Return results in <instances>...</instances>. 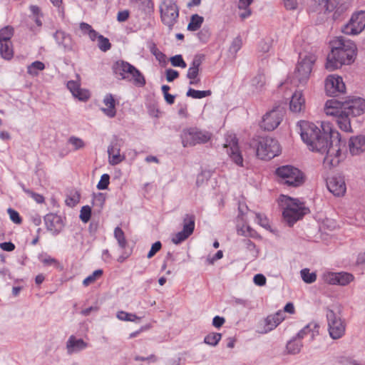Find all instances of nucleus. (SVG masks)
I'll use <instances>...</instances> for the list:
<instances>
[{"label": "nucleus", "instance_id": "1", "mask_svg": "<svg viewBox=\"0 0 365 365\" xmlns=\"http://www.w3.org/2000/svg\"><path fill=\"white\" fill-rule=\"evenodd\" d=\"M301 138L312 151L326 153L324 163L334 168L341 160V134L329 122L321 123V128L312 123L303 122Z\"/></svg>", "mask_w": 365, "mask_h": 365}, {"label": "nucleus", "instance_id": "2", "mask_svg": "<svg viewBox=\"0 0 365 365\" xmlns=\"http://www.w3.org/2000/svg\"><path fill=\"white\" fill-rule=\"evenodd\" d=\"M112 71L115 77L118 80L127 81H133L135 86L143 87L146 81L142 73L134 66L123 60H118L113 63Z\"/></svg>", "mask_w": 365, "mask_h": 365}, {"label": "nucleus", "instance_id": "3", "mask_svg": "<svg viewBox=\"0 0 365 365\" xmlns=\"http://www.w3.org/2000/svg\"><path fill=\"white\" fill-rule=\"evenodd\" d=\"M284 200L285 207L282 212V216L289 227L301 220L306 214L309 212V209L304 205L299 199L292 198L288 196H282Z\"/></svg>", "mask_w": 365, "mask_h": 365}, {"label": "nucleus", "instance_id": "4", "mask_svg": "<svg viewBox=\"0 0 365 365\" xmlns=\"http://www.w3.org/2000/svg\"><path fill=\"white\" fill-rule=\"evenodd\" d=\"M251 145L256 148L257 157L264 160H271L281 152L278 141L271 137H258L252 140Z\"/></svg>", "mask_w": 365, "mask_h": 365}, {"label": "nucleus", "instance_id": "5", "mask_svg": "<svg viewBox=\"0 0 365 365\" xmlns=\"http://www.w3.org/2000/svg\"><path fill=\"white\" fill-rule=\"evenodd\" d=\"M365 113V99L357 96L344 98V132L352 133L349 116H359Z\"/></svg>", "mask_w": 365, "mask_h": 365}, {"label": "nucleus", "instance_id": "6", "mask_svg": "<svg viewBox=\"0 0 365 365\" xmlns=\"http://www.w3.org/2000/svg\"><path fill=\"white\" fill-rule=\"evenodd\" d=\"M211 138L212 133L210 132L201 130L197 127L184 128L180 133L181 142L184 148L205 144L207 143Z\"/></svg>", "mask_w": 365, "mask_h": 365}, {"label": "nucleus", "instance_id": "7", "mask_svg": "<svg viewBox=\"0 0 365 365\" xmlns=\"http://www.w3.org/2000/svg\"><path fill=\"white\" fill-rule=\"evenodd\" d=\"M160 17L163 25L172 31L178 21L180 8L174 0H163L159 6Z\"/></svg>", "mask_w": 365, "mask_h": 365}, {"label": "nucleus", "instance_id": "8", "mask_svg": "<svg viewBox=\"0 0 365 365\" xmlns=\"http://www.w3.org/2000/svg\"><path fill=\"white\" fill-rule=\"evenodd\" d=\"M276 175L281 178L282 182L289 187H299L304 182V174L292 165H283L276 169Z\"/></svg>", "mask_w": 365, "mask_h": 365}, {"label": "nucleus", "instance_id": "9", "mask_svg": "<svg viewBox=\"0 0 365 365\" xmlns=\"http://www.w3.org/2000/svg\"><path fill=\"white\" fill-rule=\"evenodd\" d=\"M330 52L328 53L325 68L333 71L342 67V36H338L329 42Z\"/></svg>", "mask_w": 365, "mask_h": 365}, {"label": "nucleus", "instance_id": "10", "mask_svg": "<svg viewBox=\"0 0 365 365\" xmlns=\"http://www.w3.org/2000/svg\"><path fill=\"white\" fill-rule=\"evenodd\" d=\"M284 113L285 110L283 107L280 106L274 107L263 116L260 127L268 131L274 130L282 122Z\"/></svg>", "mask_w": 365, "mask_h": 365}, {"label": "nucleus", "instance_id": "11", "mask_svg": "<svg viewBox=\"0 0 365 365\" xmlns=\"http://www.w3.org/2000/svg\"><path fill=\"white\" fill-rule=\"evenodd\" d=\"M316 58L312 55H306L304 58L299 56L294 75L300 83H305L309 79Z\"/></svg>", "mask_w": 365, "mask_h": 365}, {"label": "nucleus", "instance_id": "12", "mask_svg": "<svg viewBox=\"0 0 365 365\" xmlns=\"http://www.w3.org/2000/svg\"><path fill=\"white\" fill-rule=\"evenodd\" d=\"M314 11H322L331 12L334 11L333 19L337 20L342 14V0H312Z\"/></svg>", "mask_w": 365, "mask_h": 365}, {"label": "nucleus", "instance_id": "13", "mask_svg": "<svg viewBox=\"0 0 365 365\" xmlns=\"http://www.w3.org/2000/svg\"><path fill=\"white\" fill-rule=\"evenodd\" d=\"M365 29V11H359L354 13L349 22L344 25V34L348 35H357Z\"/></svg>", "mask_w": 365, "mask_h": 365}, {"label": "nucleus", "instance_id": "14", "mask_svg": "<svg viewBox=\"0 0 365 365\" xmlns=\"http://www.w3.org/2000/svg\"><path fill=\"white\" fill-rule=\"evenodd\" d=\"M195 217L192 214H186L183 219L182 230L176 233L172 238V242L178 245L187 239L195 229Z\"/></svg>", "mask_w": 365, "mask_h": 365}, {"label": "nucleus", "instance_id": "15", "mask_svg": "<svg viewBox=\"0 0 365 365\" xmlns=\"http://www.w3.org/2000/svg\"><path fill=\"white\" fill-rule=\"evenodd\" d=\"M327 318L329 336L333 339H340L342 336V320L341 317H337L333 310L328 309Z\"/></svg>", "mask_w": 365, "mask_h": 365}, {"label": "nucleus", "instance_id": "16", "mask_svg": "<svg viewBox=\"0 0 365 365\" xmlns=\"http://www.w3.org/2000/svg\"><path fill=\"white\" fill-rule=\"evenodd\" d=\"M324 112L327 115L334 117L338 127L342 130V101L328 100L324 106Z\"/></svg>", "mask_w": 365, "mask_h": 365}, {"label": "nucleus", "instance_id": "17", "mask_svg": "<svg viewBox=\"0 0 365 365\" xmlns=\"http://www.w3.org/2000/svg\"><path fill=\"white\" fill-rule=\"evenodd\" d=\"M225 148H227V153L233 163L237 165L243 167V158L238 145V140L236 136H230V139L226 140Z\"/></svg>", "mask_w": 365, "mask_h": 365}, {"label": "nucleus", "instance_id": "18", "mask_svg": "<svg viewBox=\"0 0 365 365\" xmlns=\"http://www.w3.org/2000/svg\"><path fill=\"white\" fill-rule=\"evenodd\" d=\"M124 141L122 138L114 135L111 140L110 144L108 148L109 155V163L112 165H118L124 160V157L120 155V148L123 145Z\"/></svg>", "mask_w": 365, "mask_h": 365}, {"label": "nucleus", "instance_id": "19", "mask_svg": "<svg viewBox=\"0 0 365 365\" xmlns=\"http://www.w3.org/2000/svg\"><path fill=\"white\" fill-rule=\"evenodd\" d=\"M46 230L53 235H58L63 229L64 223L60 215L48 213L44 216Z\"/></svg>", "mask_w": 365, "mask_h": 365}, {"label": "nucleus", "instance_id": "20", "mask_svg": "<svg viewBox=\"0 0 365 365\" xmlns=\"http://www.w3.org/2000/svg\"><path fill=\"white\" fill-rule=\"evenodd\" d=\"M342 83V77L336 75H329L324 81V88L327 96H336L338 93H342L340 88V83Z\"/></svg>", "mask_w": 365, "mask_h": 365}, {"label": "nucleus", "instance_id": "21", "mask_svg": "<svg viewBox=\"0 0 365 365\" xmlns=\"http://www.w3.org/2000/svg\"><path fill=\"white\" fill-rule=\"evenodd\" d=\"M53 37L58 46L62 48L64 52H70L73 50L74 42L71 34L62 30H57L53 34Z\"/></svg>", "mask_w": 365, "mask_h": 365}, {"label": "nucleus", "instance_id": "22", "mask_svg": "<svg viewBox=\"0 0 365 365\" xmlns=\"http://www.w3.org/2000/svg\"><path fill=\"white\" fill-rule=\"evenodd\" d=\"M357 56V48L354 42L344 38V65L353 63Z\"/></svg>", "mask_w": 365, "mask_h": 365}, {"label": "nucleus", "instance_id": "23", "mask_svg": "<svg viewBox=\"0 0 365 365\" xmlns=\"http://www.w3.org/2000/svg\"><path fill=\"white\" fill-rule=\"evenodd\" d=\"M88 346V343L85 342L82 339H77L74 335L70 336L66 342V349L68 354L83 351Z\"/></svg>", "mask_w": 365, "mask_h": 365}, {"label": "nucleus", "instance_id": "24", "mask_svg": "<svg viewBox=\"0 0 365 365\" xmlns=\"http://www.w3.org/2000/svg\"><path fill=\"white\" fill-rule=\"evenodd\" d=\"M327 187L334 196L342 195V178L341 175L332 176L327 179Z\"/></svg>", "mask_w": 365, "mask_h": 365}, {"label": "nucleus", "instance_id": "25", "mask_svg": "<svg viewBox=\"0 0 365 365\" xmlns=\"http://www.w3.org/2000/svg\"><path fill=\"white\" fill-rule=\"evenodd\" d=\"M305 108V99L301 91H295L289 103V108L294 113H299Z\"/></svg>", "mask_w": 365, "mask_h": 365}, {"label": "nucleus", "instance_id": "26", "mask_svg": "<svg viewBox=\"0 0 365 365\" xmlns=\"http://www.w3.org/2000/svg\"><path fill=\"white\" fill-rule=\"evenodd\" d=\"M349 146L352 155H358L365 151V135L351 138Z\"/></svg>", "mask_w": 365, "mask_h": 365}, {"label": "nucleus", "instance_id": "27", "mask_svg": "<svg viewBox=\"0 0 365 365\" xmlns=\"http://www.w3.org/2000/svg\"><path fill=\"white\" fill-rule=\"evenodd\" d=\"M107 108H102L103 113L109 118H114L116 115L115 100L111 93H107L103 100Z\"/></svg>", "mask_w": 365, "mask_h": 365}, {"label": "nucleus", "instance_id": "28", "mask_svg": "<svg viewBox=\"0 0 365 365\" xmlns=\"http://www.w3.org/2000/svg\"><path fill=\"white\" fill-rule=\"evenodd\" d=\"M319 325L316 323H310L305 326L303 329H302L297 334V337L299 339H303L304 336L307 335L309 333H312V339H313L315 335V333L317 334L319 333Z\"/></svg>", "mask_w": 365, "mask_h": 365}, {"label": "nucleus", "instance_id": "29", "mask_svg": "<svg viewBox=\"0 0 365 365\" xmlns=\"http://www.w3.org/2000/svg\"><path fill=\"white\" fill-rule=\"evenodd\" d=\"M1 56L6 60H11L14 56L13 44L11 41L0 43Z\"/></svg>", "mask_w": 365, "mask_h": 365}, {"label": "nucleus", "instance_id": "30", "mask_svg": "<svg viewBox=\"0 0 365 365\" xmlns=\"http://www.w3.org/2000/svg\"><path fill=\"white\" fill-rule=\"evenodd\" d=\"M322 278L329 284H342V272H327L323 274Z\"/></svg>", "mask_w": 365, "mask_h": 365}, {"label": "nucleus", "instance_id": "31", "mask_svg": "<svg viewBox=\"0 0 365 365\" xmlns=\"http://www.w3.org/2000/svg\"><path fill=\"white\" fill-rule=\"evenodd\" d=\"M297 339L298 338L295 336L287 342L286 349L288 354L294 355L300 352L303 344L301 341H299Z\"/></svg>", "mask_w": 365, "mask_h": 365}, {"label": "nucleus", "instance_id": "32", "mask_svg": "<svg viewBox=\"0 0 365 365\" xmlns=\"http://www.w3.org/2000/svg\"><path fill=\"white\" fill-rule=\"evenodd\" d=\"M204 18L198 14H193L190 17V21L187 25V30L190 31H197L202 26Z\"/></svg>", "mask_w": 365, "mask_h": 365}, {"label": "nucleus", "instance_id": "33", "mask_svg": "<svg viewBox=\"0 0 365 365\" xmlns=\"http://www.w3.org/2000/svg\"><path fill=\"white\" fill-rule=\"evenodd\" d=\"M211 94L212 91L210 90L197 91L192 88H190L186 93V96L187 97H191L195 99H201L210 96Z\"/></svg>", "mask_w": 365, "mask_h": 365}, {"label": "nucleus", "instance_id": "34", "mask_svg": "<svg viewBox=\"0 0 365 365\" xmlns=\"http://www.w3.org/2000/svg\"><path fill=\"white\" fill-rule=\"evenodd\" d=\"M14 29L11 26H6L0 29V43L11 41V38L14 36Z\"/></svg>", "mask_w": 365, "mask_h": 365}, {"label": "nucleus", "instance_id": "35", "mask_svg": "<svg viewBox=\"0 0 365 365\" xmlns=\"http://www.w3.org/2000/svg\"><path fill=\"white\" fill-rule=\"evenodd\" d=\"M114 237L116 239L119 247L125 249L127 245V240L124 232L120 227H116L114 230Z\"/></svg>", "mask_w": 365, "mask_h": 365}, {"label": "nucleus", "instance_id": "36", "mask_svg": "<svg viewBox=\"0 0 365 365\" xmlns=\"http://www.w3.org/2000/svg\"><path fill=\"white\" fill-rule=\"evenodd\" d=\"M221 338L222 334L220 333L212 332L205 336L204 343L212 346H215L218 344Z\"/></svg>", "mask_w": 365, "mask_h": 365}, {"label": "nucleus", "instance_id": "37", "mask_svg": "<svg viewBox=\"0 0 365 365\" xmlns=\"http://www.w3.org/2000/svg\"><path fill=\"white\" fill-rule=\"evenodd\" d=\"M265 327L264 331L262 333H267L276 328L279 324L277 321L274 315H269L264 320Z\"/></svg>", "mask_w": 365, "mask_h": 365}, {"label": "nucleus", "instance_id": "38", "mask_svg": "<svg viewBox=\"0 0 365 365\" xmlns=\"http://www.w3.org/2000/svg\"><path fill=\"white\" fill-rule=\"evenodd\" d=\"M301 277L303 281L307 284H312L317 280V274L315 272H310L307 268L300 271Z\"/></svg>", "mask_w": 365, "mask_h": 365}, {"label": "nucleus", "instance_id": "39", "mask_svg": "<svg viewBox=\"0 0 365 365\" xmlns=\"http://www.w3.org/2000/svg\"><path fill=\"white\" fill-rule=\"evenodd\" d=\"M116 317L119 320L125 322H135L136 320L140 319V318L137 317L135 314L128 313L124 311L118 312Z\"/></svg>", "mask_w": 365, "mask_h": 365}, {"label": "nucleus", "instance_id": "40", "mask_svg": "<svg viewBox=\"0 0 365 365\" xmlns=\"http://www.w3.org/2000/svg\"><path fill=\"white\" fill-rule=\"evenodd\" d=\"M45 68L43 63L39 61L33 62L28 66V73L33 76H36L38 71H43Z\"/></svg>", "mask_w": 365, "mask_h": 365}, {"label": "nucleus", "instance_id": "41", "mask_svg": "<svg viewBox=\"0 0 365 365\" xmlns=\"http://www.w3.org/2000/svg\"><path fill=\"white\" fill-rule=\"evenodd\" d=\"M111 46L112 45L108 38L103 35L99 36L98 39V47L101 51L106 52L111 48Z\"/></svg>", "mask_w": 365, "mask_h": 365}, {"label": "nucleus", "instance_id": "42", "mask_svg": "<svg viewBox=\"0 0 365 365\" xmlns=\"http://www.w3.org/2000/svg\"><path fill=\"white\" fill-rule=\"evenodd\" d=\"M242 243L247 250L252 252V256L253 258H257L258 257L259 250L256 248V245L251 241L250 239H243Z\"/></svg>", "mask_w": 365, "mask_h": 365}, {"label": "nucleus", "instance_id": "43", "mask_svg": "<svg viewBox=\"0 0 365 365\" xmlns=\"http://www.w3.org/2000/svg\"><path fill=\"white\" fill-rule=\"evenodd\" d=\"M237 234L245 237H250L255 238L257 236V232L252 229L250 226L247 225L245 227H242L237 230Z\"/></svg>", "mask_w": 365, "mask_h": 365}, {"label": "nucleus", "instance_id": "44", "mask_svg": "<svg viewBox=\"0 0 365 365\" xmlns=\"http://www.w3.org/2000/svg\"><path fill=\"white\" fill-rule=\"evenodd\" d=\"M170 63L174 67H180L185 68L187 67V63L184 61L182 55L178 54L172 56L170 58Z\"/></svg>", "mask_w": 365, "mask_h": 365}, {"label": "nucleus", "instance_id": "45", "mask_svg": "<svg viewBox=\"0 0 365 365\" xmlns=\"http://www.w3.org/2000/svg\"><path fill=\"white\" fill-rule=\"evenodd\" d=\"M91 217V208L88 205H85L81 207L80 212V219L83 222H88Z\"/></svg>", "mask_w": 365, "mask_h": 365}, {"label": "nucleus", "instance_id": "46", "mask_svg": "<svg viewBox=\"0 0 365 365\" xmlns=\"http://www.w3.org/2000/svg\"><path fill=\"white\" fill-rule=\"evenodd\" d=\"M265 84V76L262 73H258L252 79V85L256 88H261Z\"/></svg>", "mask_w": 365, "mask_h": 365}, {"label": "nucleus", "instance_id": "47", "mask_svg": "<svg viewBox=\"0 0 365 365\" xmlns=\"http://www.w3.org/2000/svg\"><path fill=\"white\" fill-rule=\"evenodd\" d=\"M242 45V38L240 36H237L233 39L230 46L229 51L232 54H236L241 48Z\"/></svg>", "mask_w": 365, "mask_h": 365}, {"label": "nucleus", "instance_id": "48", "mask_svg": "<svg viewBox=\"0 0 365 365\" xmlns=\"http://www.w3.org/2000/svg\"><path fill=\"white\" fill-rule=\"evenodd\" d=\"M102 274V269L95 270L92 274L89 275L86 279H84V280L83 281V284L84 286H88L89 284L93 283L98 277H101Z\"/></svg>", "mask_w": 365, "mask_h": 365}, {"label": "nucleus", "instance_id": "49", "mask_svg": "<svg viewBox=\"0 0 365 365\" xmlns=\"http://www.w3.org/2000/svg\"><path fill=\"white\" fill-rule=\"evenodd\" d=\"M68 142L73 146L75 150L81 149L85 147L83 140L81 138L76 136H71L68 138Z\"/></svg>", "mask_w": 365, "mask_h": 365}, {"label": "nucleus", "instance_id": "50", "mask_svg": "<svg viewBox=\"0 0 365 365\" xmlns=\"http://www.w3.org/2000/svg\"><path fill=\"white\" fill-rule=\"evenodd\" d=\"M110 183V175L107 173L101 175V180L97 184V188L98 190H106L108 188Z\"/></svg>", "mask_w": 365, "mask_h": 365}, {"label": "nucleus", "instance_id": "51", "mask_svg": "<svg viewBox=\"0 0 365 365\" xmlns=\"http://www.w3.org/2000/svg\"><path fill=\"white\" fill-rule=\"evenodd\" d=\"M7 212L9 215V217L13 222L17 225H20L22 222V218L21 217L19 213L16 210L9 207L7 210Z\"/></svg>", "mask_w": 365, "mask_h": 365}, {"label": "nucleus", "instance_id": "52", "mask_svg": "<svg viewBox=\"0 0 365 365\" xmlns=\"http://www.w3.org/2000/svg\"><path fill=\"white\" fill-rule=\"evenodd\" d=\"M143 11L146 14H152L154 11V3L152 0H142Z\"/></svg>", "mask_w": 365, "mask_h": 365}, {"label": "nucleus", "instance_id": "53", "mask_svg": "<svg viewBox=\"0 0 365 365\" xmlns=\"http://www.w3.org/2000/svg\"><path fill=\"white\" fill-rule=\"evenodd\" d=\"M256 220L257 223L265 229L270 228V225L269 224V220L267 217L262 214L256 213Z\"/></svg>", "mask_w": 365, "mask_h": 365}, {"label": "nucleus", "instance_id": "54", "mask_svg": "<svg viewBox=\"0 0 365 365\" xmlns=\"http://www.w3.org/2000/svg\"><path fill=\"white\" fill-rule=\"evenodd\" d=\"M23 190L24 192L30 195L37 203H42L44 202V197L38 193H36L29 189H26L23 186Z\"/></svg>", "mask_w": 365, "mask_h": 365}, {"label": "nucleus", "instance_id": "55", "mask_svg": "<svg viewBox=\"0 0 365 365\" xmlns=\"http://www.w3.org/2000/svg\"><path fill=\"white\" fill-rule=\"evenodd\" d=\"M106 202V196L105 194L102 192H98L97 194H93V203L98 205L100 208H102Z\"/></svg>", "mask_w": 365, "mask_h": 365}, {"label": "nucleus", "instance_id": "56", "mask_svg": "<svg viewBox=\"0 0 365 365\" xmlns=\"http://www.w3.org/2000/svg\"><path fill=\"white\" fill-rule=\"evenodd\" d=\"M73 96L81 101H86L90 98L88 91L82 90L81 88H79L76 93H74Z\"/></svg>", "mask_w": 365, "mask_h": 365}, {"label": "nucleus", "instance_id": "57", "mask_svg": "<svg viewBox=\"0 0 365 365\" xmlns=\"http://www.w3.org/2000/svg\"><path fill=\"white\" fill-rule=\"evenodd\" d=\"M205 56L204 54H202V53L196 54L194 56L190 67L195 68H197L200 69V66H201L202 61L205 60Z\"/></svg>", "mask_w": 365, "mask_h": 365}, {"label": "nucleus", "instance_id": "58", "mask_svg": "<svg viewBox=\"0 0 365 365\" xmlns=\"http://www.w3.org/2000/svg\"><path fill=\"white\" fill-rule=\"evenodd\" d=\"M80 197V194L76 192L73 195L67 197L66 199V203L70 207H74L76 204L78 203Z\"/></svg>", "mask_w": 365, "mask_h": 365}, {"label": "nucleus", "instance_id": "59", "mask_svg": "<svg viewBox=\"0 0 365 365\" xmlns=\"http://www.w3.org/2000/svg\"><path fill=\"white\" fill-rule=\"evenodd\" d=\"M162 244L160 241H157L153 243L151 246L150 251L148 253L147 257L148 259L152 258L160 250Z\"/></svg>", "mask_w": 365, "mask_h": 365}, {"label": "nucleus", "instance_id": "60", "mask_svg": "<svg viewBox=\"0 0 365 365\" xmlns=\"http://www.w3.org/2000/svg\"><path fill=\"white\" fill-rule=\"evenodd\" d=\"M210 36V32L207 28H203L197 33L198 38L204 43H206L209 40Z\"/></svg>", "mask_w": 365, "mask_h": 365}, {"label": "nucleus", "instance_id": "61", "mask_svg": "<svg viewBox=\"0 0 365 365\" xmlns=\"http://www.w3.org/2000/svg\"><path fill=\"white\" fill-rule=\"evenodd\" d=\"M166 73V80L168 82H172L175 79L178 78L179 77V72L176 70L168 68L165 71Z\"/></svg>", "mask_w": 365, "mask_h": 365}, {"label": "nucleus", "instance_id": "62", "mask_svg": "<svg viewBox=\"0 0 365 365\" xmlns=\"http://www.w3.org/2000/svg\"><path fill=\"white\" fill-rule=\"evenodd\" d=\"M253 281L258 286H263L266 284V277L262 274H257L254 276Z\"/></svg>", "mask_w": 365, "mask_h": 365}, {"label": "nucleus", "instance_id": "63", "mask_svg": "<svg viewBox=\"0 0 365 365\" xmlns=\"http://www.w3.org/2000/svg\"><path fill=\"white\" fill-rule=\"evenodd\" d=\"M223 257V252L222 250H218L212 257H208L207 262L209 264H213L215 261L220 259Z\"/></svg>", "mask_w": 365, "mask_h": 365}, {"label": "nucleus", "instance_id": "64", "mask_svg": "<svg viewBox=\"0 0 365 365\" xmlns=\"http://www.w3.org/2000/svg\"><path fill=\"white\" fill-rule=\"evenodd\" d=\"M15 245L11 242H4L0 243V248L4 251L11 252L15 250Z\"/></svg>", "mask_w": 365, "mask_h": 365}]
</instances>
